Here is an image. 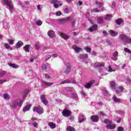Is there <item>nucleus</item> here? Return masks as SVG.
<instances>
[{
    "label": "nucleus",
    "mask_w": 131,
    "mask_h": 131,
    "mask_svg": "<svg viewBox=\"0 0 131 131\" xmlns=\"http://www.w3.org/2000/svg\"><path fill=\"white\" fill-rule=\"evenodd\" d=\"M22 104H23V101L21 99L13 100L10 103V106L12 109H15L17 108V106L21 107V106H22Z\"/></svg>",
    "instance_id": "f257e3e1"
},
{
    "label": "nucleus",
    "mask_w": 131,
    "mask_h": 131,
    "mask_svg": "<svg viewBox=\"0 0 131 131\" xmlns=\"http://www.w3.org/2000/svg\"><path fill=\"white\" fill-rule=\"evenodd\" d=\"M4 5L9 7V10L11 13H13L14 10V5L12 3V0H3Z\"/></svg>",
    "instance_id": "f03ea898"
},
{
    "label": "nucleus",
    "mask_w": 131,
    "mask_h": 131,
    "mask_svg": "<svg viewBox=\"0 0 131 131\" xmlns=\"http://www.w3.org/2000/svg\"><path fill=\"white\" fill-rule=\"evenodd\" d=\"M120 39L121 40H123L124 44L125 45H127V43H131V38L130 37H127L124 34H121L120 36Z\"/></svg>",
    "instance_id": "7ed1b4c3"
},
{
    "label": "nucleus",
    "mask_w": 131,
    "mask_h": 131,
    "mask_svg": "<svg viewBox=\"0 0 131 131\" xmlns=\"http://www.w3.org/2000/svg\"><path fill=\"white\" fill-rule=\"evenodd\" d=\"M51 4H53L54 5V8H59V6H62V4L60 3V1L58 0H51L50 1Z\"/></svg>",
    "instance_id": "20e7f679"
},
{
    "label": "nucleus",
    "mask_w": 131,
    "mask_h": 131,
    "mask_svg": "<svg viewBox=\"0 0 131 131\" xmlns=\"http://www.w3.org/2000/svg\"><path fill=\"white\" fill-rule=\"evenodd\" d=\"M34 112H37L38 114H42V112H43V109L41 106H38L36 107H34L33 110Z\"/></svg>",
    "instance_id": "39448f33"
},
{
    "label": "nucleus",
    "mask_w": 131,
    "mask_h": 131,
    "mask_svg": "<svg viewBox=\"0 0 131 131\" xmlns=\"http://www.w3.org/2000/svg\"><path fill=\"white\" fill-rule=\"evenodd\" d=\"M65 83H76V81L71 79H67L61 82V84H65Z\"/></svg>",
    "instance_id": "423d86ee"
},
{
    "label": "nucleus",
    "mask_w": 131,
    "mask_h": 131,
    "mask_svg": "<svg viewBox=\"0 0 131 131\" xmlns=\"http://www.w3.org/2000/svg\"><path fill=\"white\" fill-rule=\"evenodd\" d=\"M95 83V80H92L89 82L86 83L84 85L85 89H91L92 88V85L94 84Z\"/></svg>",
    "instance_id": "0eeeda50"
},
{
    "label": "nucleus",
    "mask_w": 131,
    "mask_h": 131,
    "mask_svg": "<svg viewBox=\"0 0 131 131\" xmlns=\"http://www.w3.org/2000/svg\"><path fill=\"white\" fill-rule=\"evenodd\" d=\"M94 66L95 68H100V67H104L105 64L103 62H96L94 64Z\"/></svg>",
    "instance_id": "6e6552de"
},
{
    "label": "nucleus",
    "mask_w": 131,
    "mask_h": 131,
    "mask_svg": "<svg viewBox=\"0 0 131 131\" xmlns=\"http://www.w3.org/2000/svg\"><path fill=\"white\" fill-rule=\"evenodd\" d=\"M58 34H59L60 36H61L62 38H63V39H65L66 40L69 38V36L63 32H59Z\"/></svg>",
    "instance_id": "1a4fd4ad"
},
{
    "label": "nucleus",
    "mask_w": 131,
    "mask_h": 131,
    "mask_svg": "<svg viewBox=\"0 0 131 131\" xmlns=\"http://www.w3.org/2000/svg\"><path fill=\"white\" fill-rule=\"evenodd\" d=\"M40 100L44 105H47V104H48V100H47V98H46L44 95L40 96Z\"/></svg>",
    "instance_id": "9d476101"
},
{
    "label": "nucleus",
    "mask_w": 131,
    "mask_h": 131,
    "mask_svg": "<svg viewBox=\"0 0 131 131\" xmlns=\"http://www.w3.org/2000/svg\"><path fill=\"white\" fill-rule=\"evenodd\" d=\"M97 28H98V25H94L92 26L91 28L88 29V31H90V32H93V31H96Z\"/></svg>",
    "instance_id": "9b49d317"
},
{
    "label": "nucleus",
    "mask_w": 131,
    "mask_h": 131,
    "mask_svg": "<svg viewBox=\"0 0 131 131\" xmlns=\"http://www.w3.org/2000/svg\"><path fill=\"white\" fill-rule=\"evenodd\" d=\"M69 20H72V17L69 16L67 17H65L63 19H59V21L60 22V23H65L66 21H69Z\"/></svg>",
    "instance_id": "f8f14e48"
},
{
    "label": "nucleus",
    "mask_w": 131,
    "mask_h": 131,
    "mask_svg": "<svg viewBox=\"0 0 131 131\" xmlns=\"http://www.w3.org/2000/svg\"><path fill=\"white\" fill-rule=\"evenodd\" d=\"M66 67V70L64 71V73L67 74V73H69V72L71 71V64H70V63H68Z\"/></svg>",
    "instance_id": "ddd939ff"
},
{
    "label": "nucleus",
    "mask_w": 131,
    "mask_h": 131,
    "mask_svg": "<svg viewBox=\"0 0 131 131\" xmlns=\"http://www.w3.org/2000/svg\"><path fill=\"white\" fill-rule=\"evenodd\" d=\"M70 113H71L70 111L66 110H64L62 112V115L65 117H68V116H70Z\"/></svg>",
    "instance_id": "4468645a"
},
{
    "label": "nucleus",
    "mask_w": 131,
    "mask_h": 131,
    "mask_svg": "<svg viewBox=\"0 0 131 131\" xmlns=\"http://www.w3.org/2000/svg\"><path fill=\"white\" fill-rule=\"evenodd\" d=\"M41 84L42 85H45V86H51V85L54 84L53 82H48L45 81H42Z\"/></svg>",
    "instance_id": "2eb2a0df"
},
{
    "label": "nucleus",
    "mask_w": 131,
    "mask_h": 131,
    "mask_svg": "<svg viewBox=\"0 0 131 131\" xmlns=\"http://www.w3.org/2000/svg\"><path fill=\"white\" fill-rule=\"evenodd\" d=\"M91 119L94 122H98L99 121V116L98 115L92 116L91 117Z\"/></svg>",
    "instance_id": "dca6fc26"
},
{
    "label": "nucleus",
    "mask_w": 131,
    "mask_h": 131,
    "mask_svg": "<svg viewBox=\"0 0 131 131\" xmlns=\"http://www.w3.org/2000/svg\"><path fill=\"white\" fill-rule=\"evenodd\" d=\"M105 127L108 129H114L115 128V124H108L105 126Z\"/></svg>",
    "instance_id": "f3484780"
},
{
    "label": "nucleus",
    "mask_w": 131,
    "mask_h": 131,
    "mask_svg": "<svg viewBox=\"0 0 131 131\" xmlns=\"http://www.w3.org/2000/svg\"><path fill=\"white\" fill-rule=\"evenodd\" d=\"M79 58L81 60H85V59H88L89 58V54H81L79 55Z\"/></svg>",
    "instance_id": "a211bd4d"
},
{
    "label": "nucleus",
    "mask_w": 131,
    "mask_h": 131,
    "mask_svg": "<svg viewBox=\"0 0 131 131\" xmlns=\"http://www.w3.org/2000/svg\"><path fill=\"white\" fill-rule=\"evenodd\" d=\"M48 35L49 37L53 38L55 37V32L54 31H49L48 32Z\"/></svg>",
    "instance_id": "6ab92c4d"
},
{
    "label": "nucleus",
    "mask_w": 131,
    "mask_h": 131,
    "mask_svg": "<svg viewBox=\"0 0 131 131\" xmlns=\"http://www.w3.org/2000/svg\"><path fill=\"white\" fill-rule=\"evenodd\" d=\"M73 49L76 53H79L81 51V48L76 46V45L73 46Z\"/></svg>",
    "instance_id": "aec40b11"
},
{
    "label": "nucleus",
    "mask_w": 131,
    "mask_h": 131,
    "mask_svg": "<svg viewBox=\"0 0 131 131\" xmlns=\"http://www.w3.org/2000/svg\"><path fill=\"white\" fill-rule=\"evenodd\" d=\"M123 91V88L118 86L116 88V93L119 94V93H121Z\"/></svg>",
    "instance_id": "412c9836"
},
{
    "label": "nucleus",
    "mask_w": 131,
    "mask_h": 131,
    "mask_svg": "<svg viewBox=\"0 0 131 131\" xmlns=\"http://www.w3.org/2000/svg\"><path fill=\"white\" fill-rule=\"evenodd\" d=\"M29 94V90L26 89L24 91V93L23 95V99H26V96Z\"/></svg>",
    "instance_id": "4be33fe9"
},
{
    "label": "nucleus",
    "mask_w": 131,
    "mask_h": 131,
    "mask_svg": "<svg viewBox=\"0 0 131 131\" xmlns=\"http://www.w3.org/2000/svg\"><path fill=\"white\" fill-rule=\"evenodd\" d=\"M79 122H83L85 120V118L83 115H80L78 117Z\"/></svg>",
    "instance_id": "5701e85b"
},
{
    "label": "nucleus",
    "mask_w": 131,
    "mask_h": 131,
    "mask_svg": "<svg viewBox=\"0 0 131 131\" xmlns=\"http://www.w3.org/2000/svg\"><path fill=\"white\" fill-rule=\"evenodd\" d=\"M48 125L52 129H54V128H56V124L55 123H53L52 122H48Z\"/></svg>",
    "instance_id": "b1692460"
},
{
    "label": "nucleus",
    "mask_w": 131,
    "mask_h": 131,
    "mask_svg": "<svg viewBox=\"0 0 131 131\" xmlns=\"http://www.w3.org/2000/svg\"><path fill=\"white\" fill-rule=\"evenodd\" d=\"M23 45V42L22 41H18V42L16 43L15 46L16 49H20L22 45Z\"/></svg>",
    "instance_id": "393cba45"
},
{
    "label": "nucleus",
    "mask_w": 131,
    "mask_h": 131,
    "mask_svg": "<svg viewBox=\"0 0 131 131\" xmlns=\"http://www.w3.org/2000/svg\"><path fill=\"white\" fill-rule=\"evenodd\" d=\"M31 107V104H29L26 105L23 110V112H26V111H29Z\"/></svg>",
    "instance_id": "a878e982"
},
{
    "label": "nucleus",
    "mask_w": 131,
    "mask_h": 131,
    "mask_svg": "<svg viewBox=\"0 0 131 131\" xmlns=\"http://www.w3.org/2000/svg\"><path fill=\"white\" fill-rule=\"evenodd\" d=\"M117 57H118V52L116 51L113 54V60L116 61L117 60Z\"/></svg>",
    "instance_id": "bb28decb"
},
{
    "label": "nucleus",
    "mask_w": 131,
    "mask_h": 131,
    "mask_svg": "<svg viewBox=\"0 0 131 131\" xmlns=\"http://www.w3.org/2000/svg\"><path fill=\"white\" fill-rule=\"evenodd\" d=\"M110 34L111 35V36H116L117 34H118V33L116 32L115 31L113 30H110L109 31Z\"/></svg>",
    "instance_id": "cd10ccee"
},
{
    "label": "nucleus",
    "mask_w": 131,
    "mask_h": 131,
    "mask_svg": "<svg viewBox=\"0 0 131 131\" xmlns=\"http://www.w3.org/2000/svg\"><path fill=\"white\" fill-rule=\"evenodd\" d=\"M112 17H113L112 14H106L104 15V19L105 20H110V19H111Z\"/></svg>",
    "instance_id": "c85d7f7f"
},
{
    "label": "nucleus",
    "mask_w": 131,
    "mask_h": 131,
    "mask_svg": "<svg viewBox=\"0 0 131 131\" xmlns=\"http://www.w3.org/2000/svg\"><path fill=\"white\" fill-rule=\"evenodd\" d=\"M30 48V45H27L26 46L24 47L23 49L24 51L27 52V53H29V49Z\"/></svg>",
    "instance_id": "c756f323"
},
{
    "label": "nucleus",
    "mask_w": 131,
    "mask_h": 131,
    "mask_svg": "<svg viewBox=\"0 0 131 131\" xmlns=\"http://www.w3.org/2000/svg\"><path fill=\"white\" fill-rule=\"evenodd\" d=\"M113 100L114 102L116 103H120V99H118V98L116 97L115 95H114L113 97Z\"/></svg>",
    "instance_id": "7c9ffc66"
},
{
    "label": "nucleus",
    "mask_w": 131,
    "mask_h": 131,
    "mask_svg": "<svg viewBox=\"0 0 131 131\" xmlns=\"http://www.w3.org/2000/svg\"><path fill=\"white\" fill-rule=\"evenodd\" d=\"M28 124H29V125H33L34 127H36L37 128L38 127V124L36 122H33L32 123L29 122Z\"/></svg>",
    "instance_id": "2f4dec72"
},
{
    "label": "nucleus",
    "mask_w": 131,
    "mask_h": 131,
    "mask_svg": "<svg viewBox=\"0 0 131 131\" xmlns=\"http://www.w3.org/2000/svg\"><path fill=\"white\" fill-rule=\"evenodd\" d=\"M116 24H117V25H120V24H121L122 23V22H123V19H121V18H119L118 19H117L116 21Z\"/></svg>",
    "instance_id": "473e14b6"
},
{
    "label": "nucleus",
    "mask_w": 131,
    "mask_h": 131,
    "mask_svg": "<svg viewBox=\"0 0 131 131\" xmlns=\"http://www.w3.org/2000/svg\"><path fill=\"white\" fill-rule=\"evenodd\" d=\"M10 67H12V68H18V65L14 63H8Z\"/></svg>",
    "instance_id": "72a5a7b5"
},
{
    "label": "nucleus",
    "mask_w": 131,
    "mask_h": 131,
    "mask_svg": "<svg viewBox=\"0 0 131 131\" xmlns=\"http://www.w3.org/2000/svg\"><path fill=\"white\" fill-rule=\"evenodd\" d=\"M104 122L106 124H111V123H112V121H111L108 119H106L104 120Z\"/></svg>",
    "instance_id": "f704fd0d"
},
{
    "label": "nucleus",
    "mask_w": 131,
    "mask_h": 131,
    "mask_svg": "<svg viewBox=\"0 0 131 131\" xmlns=\"http://www.w3.org/2000/svg\"><path fill=\"white\" fill-rule=\"evenodd\" d=\"M84 50L86 51L87 53H91V51H92V48L88 47H85L84 48Z\"/></svg>",
    "instance_id": "c9c22d12"
},
{
    "label": "nucleus",
    "mask_w": 131,
    "mask_h": 131,
    "mask_svg": "<svg viewBox=\"0 0 131 131\" xmlns=\"http://www.w3.org/2000/svg\"><path fill=\"white\" fill-rule=\"evenodd\" d=\"M111 89H112L113 90H115V88H116V84H115V82L112 81L111 82Z\"/></svg>",
    "instance_id": "e433bc0d"
},
{
    "label": "nucleus",
    "mask_w": 131,
    "mask_h": 131,
    "mask_svg": "<svg viewBox=\"0 0 131 131\" xmlns=\"http://www.w3.org/2000/svg\"><path fill=\"white\" fill-rule=\"evenodd\" d=\"M35 24L37 25V26H41L42 21L41 20H37L35 22Z\"/></svg>",
    "instance_id": "4c0bfd02"
},
{
    "label": "nucleus",
    "mask_w": 131,
    "mask_h": 131,
    "mask_svg": "<svg viewBox=\"0 0 131 131\" xmlns=\"http://www.w3.org/2000/svg\"><path fill=\"white\" fill-rule=\"evenodd\" d=\"M104 20V18L102 17H99L97 18V21L99 22V23H103V20Z\"/></svg>",
    "instance_id": "58836bf2"
},
{
    "label": "nucleus",
    "mask_w": 131,
    "mask_h": 131,
    "mask_svg": "<svg viewBox=\"0 0 131 131\" xmlns=\"http://www.w3.org/2000/svg\"><path fill=\"white\" fill-rule=\"evenodd\" d=\"M107 71L108 72H113V71H115V70L112 69L111 66H109L108 68L107 69Z\"/></svg>",
    "instance_id": "ea45409f"
},
{
    "label": "nucleus",
    "mask_w": 131,
    "mask_h": 131,
    "mask_svg": "<svg viewBox=\"0 0 131 131\" xmlns=\"http://www.w3.org/2000/svg\"><path fill=\"white\" fill-rule=\"evenodd\" d=\"M100 118H104V116H105V114L102 112H100L98 113Z\"/></svg>",
    "instance_id": "a19ab883"
},
{
    "label": "nucleus",
    "mask_w": 131,
    "mask_h": 131,
    "mask_svg": "<svg viewBox=\"0 0 131 131\" xmlns=\"http://www.w3.org/2000/svg\"><path fill=\"white\" fill-rule=\"evenodd\" d=\"M102 105H103V103L102 102H99L95 104V107L98 109L100 108V107H101V106H102Z\"/></svg>",
    "instance_id": "79ce46f5"
},
{
    "label": "nucleus",
    "mask_w": 131,
    "mask_h": 131,
    "mask_svg": "<svg viewBox=\"0 0 131 131\" xmlns=\"http://www.w3.org/2000/svg\"><path fill=\"white\" fill-rule=\"evenodd\" d=\"M72 97L74 100H77V94L72 93Z\"/></svg>",
    "instance_id": "37998d69"
},
{
    "label": "nucleus",
    "mask_w": 131,
    "mask_h": 131,
    "mask_svg": "<svg viewBox=\"0 0 131 131\" xmlns=\"http://www.w3.org/2000/svg\"><path fill=\"white\" fill-rule=\"evenodd\" d=\"M4 25L6 28V29H9L10 28V26L8 24V23L6 22L4 23Z\"/></svg>",
    "instance_id": "c03bdc74"
},
{
    "label": "nucleus",
    "mask_w": 131,
    "mask_h": 131,
    "mask_svg": "<svg viewBox=\"0 0 131 131\" xmlns=\"http://www.w3.org/2000/svg\"><path fill=\"white\" fill-rule=\"evenodd\" d=\"M124 51L126 53H128V54H131V51L129 49H128V48H125L124 49Z\"/></svg>",
    "instance_id": "a18cd8bd"
},
{
    "label": "nucleus",
    "mask_w": 131,
    "mask_h": 131,
    "mask_svg": "<svg viewBox=\"0 0 131 131\" xmlns=\"http://www.w3.org/2000/svg\"><path fill=\"white\" fill-rule=\"evenodd\" d=\"M96 5L98 6L99 8H102L103 7V3L102 2H96Z\"/></svg>",
    "instance_id": "49530a36"
},
{
    "label": "nucleus",
    "mask_w": 131,
    "mask_h": 131,
    "mask_svg": "<svg viewBox=\"0 0 131 131\" xmlns=\"http://www.w3.org/2000/svg\"><path fill=\"white\" fill-rule=\"evenodd\" d=\"M102 93L104 96H108V91L106 89L103 90Z\"/></svg>",
    "instance_id": "de8ad7c7"
},
{
    "label": "nucleus",
    "mask_w": 131,
    "mask_h": 131,
    "mask_svg": "<svg viewBox=\"0 0 131 131\" xmlns=\"http://www.w3.org/2000/svg\"><path fill=\"white\" fill-rule=\"evenodd\" d=\"M67 129L68 131H75L74 128L72 127V126H69Z\"/></svg>",
    "instance_id": "09e8293b"
},
{
    "label": "nucleus",
    "mask_w": 131,
    "mask_h": 131,
    "mask_svg": "<svg viewBox=\"0 0 131 131\" xmlns=\"http://www.w3.org/2000/svg\"><path fill=\"white\" fill-rule=\"evenodd\" d=\"M7 72L6 71H3L1 73H0V77H3V76H5V74H6Z\"/></svg>",
    "instance_id": "8fccbe9b"
},
{
    "label": "nucleus",
    "mask_w": 131,
    "mask_h": 131,
    "mask_svg": "<svg viewBox=\"0 0 131 131\" xmlns=\"http://www.w3.org/2000/svg\"><path fill=\"white\" fill-rule=\"evenodd\" d=\"M81 95H82V97H83V98H86V94H85V93H84V91L81 92Z\"/></svg>",
    "instance_id": "3c124183"
},
{
    "label": "nucleus",
    "mask_w": 131,
    "mask_h": 131,
    "mask_svg": "<svg viewBox=\"0 0 131 131\" xmlns=\"http://www.w3.org/2000/svg\"><path fill=\"white\" fill-rule=\"evenodd\" d=\"M8 41L10 45H14V40L10 39H8Z\"/></svg>",
    "instance_id": "603ef678"
},
{
    "label": "nucleus",
    "mask_w": 131,
    "mask_h": 131,
    "mask_svg": "<svg viewBox=\"0 0 131 131\" xmlns=\"http://www.w3.org/2000/svg\"><path fill=\"white\" fill-rule=\"evenodd\" d=\"M45 77H46V78H47L48 79H50V78H51V77H52V76L50 74H46L45 75Z\"/></svg>",
    "instance_id": "864d4df0"
},
{
    "label": "nucleus",
    "mask_w": 131,
    "mask_h": 131,
    "mask_svg": "<svg viewBox=\"0 0 131 131\" xmlns=\"http://www.w3.org/2000/svg\"><path fill=\"white\" fill-rule=\"evenodd\" d=\"M4 98L6 100H8V99H9V95L8 94H4Z\"/></svg>",
    "instance_id": "5fc2aeb1"
},
{
    "label": "nucleus",
    "mask_w": 131,
    "mask_h": 131,
    "mask_svg": "<svg viewBox=\"0 0 131 131\" xmlns=\"http://www.w3.org/2000/svg\"><path fill=\"white\" fill-rule=\"evenodd\" d=\"M35 48L36 50H38L39 49V44L38 43H36L35 44Z\"/></svg>",
    "instance_id": "6e6d98bb"
},
{
    "label": "nucleus",
    "mask_w": 131,
    "mask_h": 131,
    "mask_svg": "<svg viewBox=\"0 0 131 131\" xmlns=\"http://www.w3.org/2000/svg\"><path fill=\"white\" fill-rule=\"evenodd\" d=\"M76 22V20H73L72 21L71 26H72V27H74L75 26V23Z\"/></svg>",
    "instance_id": "4d7b16f0"
},
{
    "label": "nucleus",
    "mask_w": 131,
    "mask_h": 131,
    "mask_svg": "<svg viewBox=\"0 0 131 131\" xmlns=\"http://www.w3.org/2000/svg\"><path fill=\"white\" fill-rule=\"evenodd\" d=\"M98 72H99V73H100L101 74H103V73H104V69H99L98 70Z\"/></svg>",
    "instance_id": "13d9d810"
},
{
    "label": "nucleus",
    "mask_w": 131,
    "mask_h": 131,
    "mask_svg": "<svg viewBox=\"0 0 131 131\" xmlns=\"http://www.w3.org/2000/svg\"><path fill=\"white\" fill-rule=\"evenodd\" d=\"M92 12H94L95 13H98L99 12H100V10H99L97 8H94L92 10Z\"/></svg>",
    "instance_id": "bf43d9fd"
},
{
    "label": "nucleus",
    "mask_w": 131,
    "mask_h": 131,
    "mask_svg": "<svg viewBox=\"0 0 131 131\" xmlns=\"http://www.w3.org/2000/svg\"><path fill=\"white\" fill-rule=\"evenodd\" d=\"M117 131H123V127L122 126L118 127Z\"/></svg>",
    "instance_id": "052dcab7"
},
{
    "label": "nucleus",
    "mask_w": 131,
    "mask_h": 131,
    "mask_svg": "<svg viewBox=\"0 0 131 131\" xmlns=\"http://www.w3.org/2000/svg\"><path fill=\"white\" fill-rule=\"evenodd\" d=\"M4 46L6 49H9L10 48V46H9V44L7 43H4Z\"/></svg>",
    "instance_id": "680f3d73"
},
{
    "label": "nucleus",
    "mask_w": 131,
    "mask_h": 131,
    "mask_svg": "<svg viewBox=\"0 0 131 131\" xmlns=\"http://www.w3.org/2000/svg\"><path fill=\"white\" fill-rule=\"evenodd\" d=\"M42 70H46V69H47V66H46L45 64H43L42 65Z\"/></svg>",
    "instance_id": "e2e57ef3"
},
{
    "label": "nucleus",
    "mask_w": 131,
    "mask_h": 131,
    "mask_svg": "<svg viewBox=\"0 0 131 131\" xmlns=\"http://www.w3.org/2000/svg\"><path fill=\"white\" fill-rule=\"evenodd\" d=\"M131 82V80L129 79H127L126 80V84H128L129 83H130Z\"/></svg>",
    "instance_id": "0e129e2a"
},
{
    "label": "nucleus",
    "mask_w": 131,
    "mask_h": 131,
    "mask_svg": "<svg viewBox=\"0 0 131 131\" xmlns=\"http://www.w3.org/2000/svg\"><path fill=\"white\" fill-rule=\"evenodd\" d=\"M56 16H61L62 15V13L60 11H57L56 12Z\"/></svg>",
    "instance_id": "69168bd1"
},
{
    "label": "nucleus",
    "mask_w": 131,
    "mask_h": 131,
    "mask_svg": "<svg viewBox=\"0 0 131 131\" xmlns=\"http://www.w3.org/2000/svg\"><path fill=\"white\" fill-rule=\"evenodd\" d=\"M68 8H66L64 10V12L65 13V14H68Z\"/></svg>",
    "instance_id": "338daca9"
},
{
    "label": "nucleus",
    "mask_w": 131,
    "mask_h": 131,
    "mask_svg": "<svg viewBox=\"0 0 131 131\" xmlns=\"http://www.w3.org/2000/svg\"><path fill=\"white\" fill-rule=\"evenodd\" d=\"M50 58H51V55H47L45 59V61H48V60L50 59Z\"/></svg>",
    "instance_id": "774afa93"
}]
</instances>
